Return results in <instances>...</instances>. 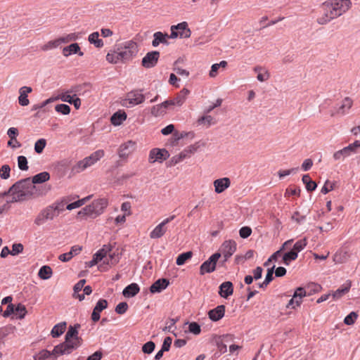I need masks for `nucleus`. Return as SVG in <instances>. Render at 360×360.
Instances as JSON below:
<instances>
[{
	"label": "nucleus",
	"instance_id": "f257e3e1",
	"mask_svg": "<svg viewBox=\"0 0 360 360\" xmlns=\"http://www.w3.org/2000/svg\"><path fill=\"white\" fill-rule=\"evenodd\" d=\"M350 0H328L323 2L319 7L316 22L325 25L333 20L341 16L351 7Z\"/></svg>",
	"mask_w": 360,
	"mask_h": 360
},
{
	"label": "nucleus",
	"instance_id": "f03ea898",
	"mask_svg": "<svg viewBox=\"0 0 360 360\" xmlns=\"http://www.w3.org/2000/svg\"><path fill=\"white\" fill-rule=\"evenodd\" d=\"M6 193L12 195V198H9L11 202L23 201L39 195L37 188L32 184L30 178L16 182Z\"/></svg>",
	"mask_w": 360,
	"mask_h": 360
},
{
	"label": "nucleus",
	"instance_id": "7ed1b4c3",
	"mask_svg": "<svg viewBox=\"0 0 360 360\" xmlns=\"http://www.w3.org/2000/svg\"><path fill=\"white\" fill-rule=\"evenodd\" d=\"M77 326H70L65 335V342L54 347V353L58 354H68L77 349L82 342V338L78 336Z\"/></svg>",
	"mask_w": 360,
	"mask_h": 360
},
{
	"label": "nucleus",
	"instance_id": "20e7f679",
	"mask_svg": "<svg viewBox=\"0 0 360 360\" xmlns=\"http://www.w3.org/2000/svg\"><path fill=\"white\" fill-rule=\"evenodd\" d=\"M108 205L107 198H99L94 200L90 205L84 207L77 212V219H83L86 217L94 219L101 215Z\"/></svg>",
	"mask_w": 360,
	"mask_h": 360
},
{
	"label": "nucleus",
	"instance_id": "39448f33",
	"mask_svg": "<svg viewBox=\"0 0 360 360\" xmlns=\"http://www.w3.org/2000/svg\"><path fill=\"white\" fill-rule=\"evenodd\" d=\"M105 155L103 150H98L89 156L86 157L83 160L77 162L75 165L73 166L72 170L76 173H79L85 170L86 169L91 167L100 159Z\"/></svg>",
	"mask_w": 360,
	"mask_h": 360
},
{
	"label": "nucleus",
	"instance_id": "423d86ee",
	"mask_svg": "<svg viewBox=\"0 0 360 360\" xmlns=\"http://www.w3.org/2000/svg\"><path fill=\"white\" fill-rule=\"evenodd\" d=\"M116 47L121 56L122 62L124 63L131 60L139 51L137 44L132 40L124 41Z\"/></svg>",
	"mask_w": 360,
	"mask_h": 360
},
{
	"label": "nucleus",
	"instance_id": "0eeeda50",
	"mask_svg": "<svg viewBox=\"0 0 360 360\" xmlns=\"http://www.w3.org/2000/svg\"><path fill=\"white\" fill-rule=\"evenodd\" d=\"M145 99L146 96L141 90H135L127 93L124 98L120 99V103L123 107L131 108L143 103Z\"/></svg>",
	"mask_w": 360,
	"mask_h": 360
},
{
	"label": "nucleus",
	"instance_id": "6e6552de",
	"mask_svg": "<svg viewBox=\"0 0 360 360\" xmlns=\"http://www.w3.org/2000/svg\"><path fill=\"white\" fill-rule=\"evenodd\" d=\"M78 38V35L76 33H70L66 35L60 37L54 40H51L48 41L46 44H44L41 46V50L46 51L49 50H51L58 47L62 44H67L70 41H73L77 40Z\"/></svg>",
	"mask_w": 360,
	"mask_h": 360
},
{
	"label": "nucleus",
	"instance_id": "1a4fd4ad",
	"mask_svg": "<svg viewBox=\"0 0 360 360\" xmlns=\"http://www.w3.org/2000/svg\"><path fill=\"white\" fill-rule=\"evenodd\" d=\"M191 32L188 27V23L186 22H182L171 27V38H176L177 37L188 38L191 37Z\"/></svg>",
	"mask_w": 360,
	"mask_h": 360
},
{
	"label": "nucleus",
	"instance_id": "9d476101",
	"mask_svg": "<svg viewBox=\"0 0 360 360\" xmlns=\"http://www.w3.org/2000/svg\"><path fill=\"white\" fill-rule=\"evenodd\" d=\"M221 257L219 252L213 254L210 258L204 262L200 267V274L204 275L205 274L211 273L216 269L217 262Z\"/></svg>",
	"mask_w": 360,
	"mask_h": 360
},
{
	"label": "nucleus",
	"instance_id": "9b49d317",
	"mask_svg": "<svg viewBox=\"0 0 360 360\" xmlns=\"http://www.w3.org/2000/svg\"><path fill=\"white\" fill-rule=\"evenodd\" d=\"M169 155L167 150L153 148L150 151L148 160L150 163L155 162H162L169 158Z\"/></svg>",
	"mask_w": 360,
	"mask_h": 360
},
{
	"label": "nucleus",
	"instance_id": "f8f14e48",
	"mask_svg": "<svg viewBox=\"0 0 360 360\" xmlns=\"http://www.w3.org/2000/svg\"><path fill=\"white\" fill-rule=\"evenodd\" d=\"M236 243L234 240H226L223 243L220 251L221 255L224 257V261H226L236 250Z\"/></svg>",
	"mask_w": 360,
	"mask_h": 360
},
{
	"label": "nucleus",
	"instance_id": "ddd939ff",
	"mask_svg": "<svg viewBox=\"0 0 360 360\" xmlns=\"http://www.w3.org/2000/svg\"><path fill=\"white\" fill-rule=\"evenodd\" d=\"M160 53L157 51L148 52L142 59V65L146 68L154 67L159 59Z\"/></svg>",
	"mask_w": 360,
	"mask_h": 360
},
{
	"label": "nucleus",
	"instance_id": "4468645a",
	"mask_svg": "<svg viewBox=\"0 0 360 360\" xmlns=\"http://www.w3.org/2000/svg\"><path fill=\"white\" fill-rule=\"evenodd\" d=\"M136 148V143L132 141H128L122 143L118 150V155L121 158H127L133 153Z\"/></svg>",
	"mask_w": 360,
	"mask_h": 360
},
{
	"label": "nucleus",
	"instance_id": "2eb2a0df",
	"mask_svg": "<svg viewBox=\"0 0 360 360\" xmlns=\"http://www.w3.org/2000/svg\"><path fill=\"white\" fill-rule=\"evenodd\" d=\"M108 307V302L104 299H100L94 308L91 314V319L94 322H97L100 319V313Z\"/></svg>",
	"mask_w": 360,
	"mask_h": 360
},
{
	"label": "nucleus",
	"instance_id": "dca6fc26",
	"mask_svg": "<svg viewBox=\"0 0 360 360\" xmlns=\"http://www.w3.org/2000/svg\"><path fill=\"white\" fill-rule=\"evenodd\" d=\"M213 185L214 191L217 193H221L231 186V180L228 177L217 179L214 181Z\"/></svg>",
	"mask_w": 360,
	"mask_h": 360
},
{
	"label": "nucleus",
	"instance_id": "f3484780",
	"mask_svg": "<svg viewBox=\"0 0 360 360\" xmlns=\"http://www.w3.org/2000/svg\"><path fill=\"white\" fill-rule=\"evenodd\" d=\"M54 349L52 352L47 349H42L34 355V360H57V357L60 354H55Z\"/></svg>",
	"mask_w": 360,
	"mask_h": 360
},
{
	"label": "nucleus",
	"instance_id": "a211bd4d",
	"mask_svg": "<svg viewBox=\"0 0 360 360\" xmlns=\"http://www.w3.org/2000/svg\"><path fill=\"white\" fill-rule=\"evenodd\" d=\"M32 91V89L30 86H24L19 89L20 96L18 97V103L22 106H27L30 103V101L27 98L28 94Z\"/></svg>",
	"mask_w": 360,
	"mask_h": 360
},
{
	"label": "nucleus",
	"instance_id": "6ab92c4d",
	"mask_svg": "<svg viewBox=\"0 0 360 360\" xmlns=\"http://www.w3.org/2000/svg\"><path fill=\"white\" fill-rule=\"evenodd\" d=\"M225 314V306L219 305L208 312L209 318L213 321H217L222 319Z\"/></svg>",
	"mask_w": 360,
	"mask_h": 360
},
{
	"label": "nucleus",
	"instance_id": "aec40b11",
	"mask_svg": "<svg viewBox=\"0 0 360 360\" xmlns=\"http://www.w3.org/2000/svg\"><path fill=\"white\" fill-rule=\"evenodd\" d=\"M167 231V225L161 221L158 224L150 233V238L152 239H158L162 237Z\"/></svg>",
	"mask_w": 360,
	"mask_h": 360
},
{
	"label": "nucleus",
	"instance_id": "412c9836",
	"mask_svg": "<svg viewBox=\"0 0 360 360\" xmlns=\"http://www.w3.org/2000/svg\"><path fill=\"white\" fill-rule=\"evenodd\" d=\"M233 292V286L231 282L226 281L222 283L219 286V295L224 297L227 298Z\"/></svg>",
	"mask_w": 360,
	"mask_h": 360
},
{
	"label": "nucleus",
	"instance_id": "4be33fe9",
	"mask_svg": "<svg viewBox=\"0 0 360 360\" xmlns=\"http://www.w3.org/2000/svg\"><path fill=\"white\" fill-rule=\"evenodd\" d=\"M62 52L65 57H68L73 53H78V55L80 56L84 55V53L80 51L79 44L77 43H73L68 46L64 47Z\"/></svg>",
	"mask_w": 360,
	"mask_h": 360
},
{
	"label": "nucleus",
	"instance_id": "5701e85b",
	"mask_svg": "<svg viewBox=\"0 0 360 360\" xmlns=\"http://www.w3.org/2000/svg\"><path fill=\"white\" fill-rule=\"evenodd\" d=\"M168 285L169 281L167 279H158L150 286V290L152 293L160 292L165 289Z\"/></svg>",
	"mask_w": 360,
	"mask_h": 360
},
{
	"label": "nucleus",
	"instance_id": "b1692460",
	"mask_svg": "<svg viewBox=\"0 0 360 360\" xmlns=\"http://www.w3.org/2000/svg\"><path fill=\"white\" fill-rule=\"evenodd\" d=\"M253 70L257 74V79L259 82H265L270 77V73L265 68L257 65L254 68Z\"/></svg>",
	"mask_w": 360,
	"mask_h": 360
},
{
	"label": "nucleus",
	"instance_id": "393cba45",
	"mask_svg": "<svg viewBox=\"0 0 360 360\" xmlns=\"http://www.w3.org/2000/svg\"><path fill=\"white\" fill-rule=\"evenodd\" d=\"M352 104H353V101L350 98H349V97L345 98L342 101L341 105L337 109L336 112L340 115L346 114L349 111V110L352 108Z\"/></svg>",
	"mask_w": 360,
	"mask_h": 360
},
{
	"label": "nucleus",
	"instance_id": "a878e982",
	"mask_svg": "<svg viewBox=\"0 0 360 360\" xmlns=\"http://www.w3.org/2000/svg\"><path fill=\"white\" fill-rule=\"evenodd\" d=\"M153 37L152 45L154 47L158 46L160 44H167V39L171 38L167 34H163L161 32L154 33Z\"/></svg>",
	"mask_w": 360,
	"mask_h": 360
},
{
	"label": "nucleus",
	"instance_id": "bb28decb",
	"mask_svg": "<svg viewBox=\"0 0 360 360\" xmlns=\"http://www.w3.org/2000/svg\"><path fill=\"white\" fill-rule=\"evenodd\" d=\"M127 119V114L123 110H118L110 118L111 123L115 126L120 125Z\"/></svg>",
	"mask_w": 360,
	"mask_h": 360
},
{
	"label": "nucleus",
	"instance_id": "cd10ccee",
	"mask_svg": "<svg viewBox=\"0 0 360 360\" xmlns=\"http://www.w3.org/2000/svg\"><path fill=\"white\" fill-rule=\"evenodd\" d=\"M190 91L187 89L184 88L176 96L172 101L175 105L181 106L185 102Z\"/></svg>",
	"mask_w": 360,
	"mask_h": 360
},
{
	"label": "nucleus",
	"instance_id": "c85d7f7f",
	"mask_svg": "<svg viewBox=\"0 0 360 360\" xmlns=\"http://www.w3.org/2000/svg\"><path fill=\"white\" fill-rule=\"evenodd\" d=\"M139 286L136 283H131L127 286L122 293L124 297H131L135 296L139 292Z\"/></svg>",
	"mask_w": 360,
	"mask_h": 360
},
{
	"label": "nucleus",
	"instance_id": "c756f323",
	"mask_svg": "<svg viewBox=\"0 0 360 360\" xmlns=\"http://www.w3.org/2000/svg\"><path fill=\"white\" fill-rule=\"evenodd\" d=\"M106 60L112 64H117L119 62H122L121 56L117 48L114 51H110L107 53Z\"/></svg>",
	"mask_w": 360,
	"mask_h": 360
},
{
	"label": "nucleus",
	"instance_id": "7c9ffc66",
	"mask_svg": "<svg viewBox=\"0 0 360 360\" xmlns=\"http://www.w3.org/2000/svg\"><path fill=\"white\" fill-rule=\"evenodd\" d=\"M85 283H86V280L82 279V280H80L78 283H77L74 286L73 297L75 298L79 299L80 301H82L84 298V294H80V292L84 288Z\"/></svg>",
	"mask_w": 360,
	"mask_h": 360
},
{
	"label": "nucleus",
	"instance_id": "2f4dec72",
	"mask_svg": "<svg viewBox=\"0 0 360 360\" xmlns=\"http://www.w3.org/2000/svg\"><path fill=\"white\" fill-rule=\"evenodd\" d=\"M67 324L65 322L59 323L53 326L51 331V335L53 338H58L60 336L65 330Z\"/></svg>",
	"mask_w": 360,
	"mask_h": 360
},
{
	"label": "nucleus",
	"instance_id": "473e14b6",
	"mask_svg": "<svg viewBox=\"0 0 360 360\" xmlns=\"http://www.w3.org/2000/svg\"><path fill=\"white\" fill-rule=\"evenodd\" d=\"M351 288L350 283H347L340 286L333 293V297L335 300L340 299L344 295L347 294Z\"/></svg>",
	"mask_w": 360,
	"mask_h": 360
},
{
	"label": "nucleus",
	"instance_id": "72a5a7b5",
	"mask_svg": "<svg viewBox=\"0 0 360 360\" xmlns=\"http://www.w3.org/2000/svg\"><path fill=\"white\" fill-rule=\"evenodd\" d=\"M88 41L96 48H102L104 46L103 40L99 39V33L98 32L90 34L88 37Z\"/></svg>",
	"mask_w": 360,
	"mask_h": 360
},
{
	"label": "nucleus",
	"instance_id": "f704fd0d",
	"mask_svg": "<svg viewBox=\"0 0 360 360\" xmlns=\"http://www.w3.org/2000/svg\"><path fill=\"white\" fill-rule=\"evenodd\" d=\"M50 179V174L47 172H43L39 174H37L34 175L32 177V179L31 180V182H32V184L34 185L35 184H42L47 181H49Z\"/></svg>",
	"mask_w": 360,
	"mask_h": 360
},
{
	"label": "nucleus",
	"instance_id": "c9c22d12",
	"mask_svg": "<svg viewBox=\"0 0 360 360\" xmlns=\"http://www.w3.org/2000/svg\"><path fill=\"white\" fill-rule=\"evenodd\" d=\"M111 250L112 249L110 245H105L101 250L94 254V257L96 258V259L100 262L104 258L106 259L108 254L111 252Z\"/></svg>",
	"mask_w": 360,
	"mask_h": 360
},
{
	"label": "nucleus",
	"instance_id": "e433bc0d",
	"mask_svg": "<svg viewBox=\"0 0 360 360\" xmlns=\"http://www.w3.org/2000/svg\"><path fill=\"white\" fill-rule=\"evenodd\" d=\"M11 201L7 197V193H4L0 194V215L5 211H7L10 208Z\"/></svg>",
	"mask_w": 360,
	"mask_h": 360
},
{
	"label": "nucleus",
	"instance_id": "4c0bfd02",
	"mask_svg": "<svg viewBox=\"0 0 360 360\" xmlns=\"http://www.w3.org/2000/svg\"><path fill=\"white\" fill-rule=\"evenodd\" d=\"M53 271L49 266H43L40 268L38 272V276L41 279L46 280L51 277Z\"/></svg>",
	"mask_w": 360,
	"mask_h": 360
},
{
	"label": "nucleus",
	"instance_id": "58836bf2",
	"mask_svg": "<svg viewBox=\"0 0 360 360\" xmlns=\"http://www.w3.org/2000/svg\"><path fill=\"white\" fill-rule=\"evenodd\" d=\"M92 195H88L82 199L78 200L74 202L70 203L67 205L66 209L68 210H72L78 207H82L86 202H87L91 198Z\"/></svg>",
	"mask_w": 360,
	"mask_h": 360
},
{
	"label": "nucleus",
	"instance_id": "ea45409f",
	"mask_svg": "<svg viewBox=\"0 0 360 360\" xmlns=\"http://www.w3.org/2000/svg\"><path fill=\"white\" fill-rule=\"evenodd\" d=\"M227 66V62L226 60H221L219 63H214L212 65L209 75L210 77H215L220 68H225Z\"/></svg>",
	"mask_w": 360,
	"mask_h": 360
},
{
	"label": "nucleus",
	"instance_id": "a19ab883",
	"mask_svg": "<svg viewBox=\"0 0 360 360\" xmlns=\"http://www.w3.org/2000/svg\"><path fill=\"white\" fill-rule=\"evenodd\" d=\"M349 149L350 148L347 146L340 150L336 151L333 154V156L334 160H343L346 157L349 156L352 154Z\"/></svg>",
	"mask_w": 360,
	"mask_h": 360
},
{
	"label": "nucleus",
	"instance_id": "79ce46f5",
	"mask_svg": "<svg viewBox=\"0 0 360 360\" xmlns=\"http://www.w3.org/2000/svg\"><path fill=\"white\" fill-rule=\"evenodd\" d=\"M67 203V199L63 198V200L60 201H56L51 205V206H53V209L54 210V212H56V215L58 216L60 212L64 211L65 210V205Z\"/></svg>",
	"mask_w": 360,
	"mask_h": 360
},
{
	"label": "nucleus",
	"instance_id": "37998d69",
	"mask_svg": "<svg viewBox=\"0 0 360 360\" xmlns=\"http://www.w3.org/2000/svg\"><path fill=\"white\" fill-rule=\"evenodd\" d=\"M302 181L306 186L308 191H313L316 188V184L313 181L309 174H304L302 176Z\"/></svg>",
	"mask_w": 360,
	"mask_h": 360
},
{
	"label": "nucleus",
	"instance_id": "c03bdc74",
	"mask_svg": "<svg viewBox=\"0 0 360 360\" xmlns=\"http://www.w3.org/2000/svg\"><path fill=\"white\" fill-rule=\"evenodd\" d=\"M297 256L298 255L295 252V251H292L291 250L290 252L283 255V262L285 265H289L292 261H294L297 258Z\"/></svg>",
	"mask_w": 360,
	"mask_h": 360
},
{
	"label": "nucleus",
	"instance_id": "a18cd8bd",
	"mask_svg": "<svg viewBox=\"0 0 360 360\" xmlns=\"http://www.w3.org/2000/svg\"><path fill=\"white\" fill-rule=\"evenodd\" d=\"M192 255V252L190 251L180 254L176 258V264L179 266L184 264L187 260L191 258Z\"/></svg>",
	"mask_w": 360,
	"mask_h": 360
},
{
	"label": "nucleus",
	"instance_id": "49530a36",
	"mask_svg": "<svg viewBox=\"0 0 360 360\" xmlns=\"http://www.w3.org/2000/svg\"><path fill=\"white\" fill-rule=\"evenodd\" d=\"M167 110L162 104L156 105L152 107L150 112L155 117L164 115Z\"/></svg>",
	"mask_w": 360,
	"mask_h": 360
},
{
	"label": "nucleus",
	"instance_id": "de8ad7c7",
	"mask_svg": "<svg viewBox=\"0 0 360 360\" xmlns=\"http://www.w3.org/2000/svg\"><path fill=\"white\" fill-rule=\"evenodd\" d=\"M198 122L199 124H206L207 127H210L212 124H216V120L211 115H204V116L200 117L198 120Z\"/></svg>",
	"mask_w": 360,
	"mask_h": 360
},
{
	"label": "nucleus",
	"instance_id": "09e8293b",
	"mask_svg": "<svg viewBox=\"0 0 360 360\" xmlns=\"http://www.w3.org/2000/svg\"><path fill=\"white\" fill-rule=\"evenodd\" d=\"M110 252L108 254V257H106L105 260L104 261L105 264H110V265H115L119 262V256L118 254H116L115 252L110 253Z\"/></svg>",
	"mask_w": 360,
	"mask_h": 360
},
{
	"label": "nucleus",
	"instance_id": "8fccbe9b",
	"mask_svg": "<svg viewBox=\"0 0 360 360\" xmlns=\"http://www.w3.org/2000/svg\"><path fill=\"white\" fill-rule=\"evenodd\" d=\"M45 214V217L48 220H53L56 217H57L54 210L53 209V206L49 205L41 210Z\"/></svg>",
	"mask_w": 360,
	"mask_h": 360
},
{
	"label": "nucleus",
	"instance_id": "3c124183",
	"mask_svg": "<svg viewBox=\"0 0 360 360\" xmlns=\"http://www.w3.org/2000/svg\"><path fill=\"white\" fill-rule=\"evenodd\" d=\"M46 145V141L44 139H40L34 143V150L37 153L40 154L43 152Z\"/></svg>",
	"mask_w": 360,
	"mask_h": 360
},
{
	"label": "nucleus",
	"instance_id": "603ef678",
	"mask_svg": "<svg viewBox=\"0 0 360 360\" xmlns=\"http://www.w3.org/2000/svg\"><path fill=\"white\" fill-rule=\"evenodd\" d=\"M307 245V241L306 238L297 240L292 248V251H295L297 254H298L299 252L302 251Z\"/></svg>",
	"mask_w": 360,
	"mask_h": 360
},
{
	"label": "nucleus",
	"instance_id": "864d4df0",
	"mask_svg": "<svg viewBox=\"0 0 360 360\" xmlns=\"http://www.w3.org/2000/svg\"><path fill=\"white\" fill-rule=\"evenodd\" d=\"M14 314L18 315L19 319H23L27 314L25 306L22 304H18L16 307H15Z\"/></svg>",
	"mask_w": 360,
	"mask_h": 360
},
{
	"label": "nucleus",
	"instance_id": "5fc2aeb1",
	"mask_svg": "<svg viewBox=\"0 0 360 360\" xmlns=\"http://www.w3.org/2000/svg\"><path fill=\"white\" fill-rule=\"evenodd\" d=\"M18 166L20 170L27 171L28 169L27 160L25 156L20 155L18 157Z\"/></svg>",
	"mask_w": 360,
	"mask_h": 360
},
{
	"label": "nucleus",
	"instance_id": "6e6d98bb",
	"mask_svg": "<svg viewBox=\"0 0 360 360\" xmlns=\"http://www.w3.org/2000/svg\"><path fill=\"white\" fill-rule=\"evenodd\" d=\"M48 221L47 218L45 217L44 213L42 210L40 211V212L37 215L35 219H34V224L37 226H41L44 224Z\"/></svg>",
	"mask_w": 360,
	"mask_h": 360
},
{
	"label": "nucleus",
	"instance_id": "4d7b16f0",
	"mask_svg": "<svg viewBox=\"0 0 360 360\" xmlns=\"http://www.w3.org/2000/svg\"><path fill=\"white\" fill-rule=\"evenodd\" d=\"M357 317H358V314L354 311H352L345 318L344 323L346 325H349V326L352 325L354 323Z\"/></svg>",
	"mask_w": 360,
	"mask_h": 360
},
{
	"label": "nucleus",
	"instance_id": "13d9d810",
	"mask_svg": "<svg viewBox=\"0 0 360 360\" xmlns=\"http://www.w3.org/2000/svg\"><path fill=\"white\" fill-rule=\"evenodd\" d=\"M55 110L63 115H68L70 112V108L66 104H58L56 105Z\"/></svg>",
	"mask_w": 360,
	"mask_h": 360
},
{
	"label": "nucleus",
	"instance_id": "bf43d9fd",
	"mask_svg": "<svg viewBox=\"0 0 360 360\" xmlns=\"http://www.w3.org/2000/svg\"><path fill=\"white\" fill-rule=\"evenodd\" d=\"M155 347V343L152 341H149L143 345L142 351L143 353L149 354L154 351Z\"/></svg>",
	"mask_w": 360,
	"mask_h": 360
},
{
	"label": "nucleus",
	"instance_id": "052dcab7",
	"mask_svg": "<svg viewBox=\"0 0 360 360\" xmlns=\"http://www.w3.org/2000/svg\"><path fill=\"white\" fill-rule=\"evenodd\" d=\"M302 302V300L301 298H298V297H295V295L293 294L292 298L290 300L287 307H291L292 309H295L297 307H299L301 303Z\"/></svg>",
	"mask_w": 360,
	"mask_h": 360
},
{
	"label": "nucleus",
	"instance_id": "680f3d73",
	"mask_svg": "<svg viewBox=\"0 0 360 360\" xmlns=\"http://www.w3.org/2000/svg\"><path fill=\"white\" fill-rule=\"evenodd\" d=\"M188 158H189L188 157V154L187 153L186 151H185L184 150L179 155H175L174 157H173L172 161L174 162V165H176V164L183 161L184 159Z\"/></svg>",
	"mask_w": 360,
	"mask_h": 360
},
{
	"label": "nucleus",
	"instance_id": "e2e57ef3",
	"mask_svg": "<svg viewBox=\"0 0 360 360\" xmlns=\"http://www.w3.org/2000/svg\"><path fill=\"white\" fill-rule=\"evenodd\" d=\"M274 267H275V266H274L272 268L268 269L265 280L264 281L263 283H262V285L268 286V285L270 283V282L273 280V278H274L273 274H274Z\"/></svg>",
	"mask_w": 360,
	"mask_h": 360
},
{
	"label": "nucleus",
	"instance_id": "0e129e2a",
	"mask_svg": "<svg viewBox=\"0 0 360 360\" xmlns=\"http://www.w3.org/2000/svg\"><path fill=\"white\" fill-rule=\"evenodd\" d=\"M0 176L4 179H7L10 177L11 168L8 165H3L1 168Z\"/></svg>",
	"mask_w": 360,
	"mask_h": 360
},
{
	"label": "nucleus",
	"instance_id": "69168bd1",
	"mask_svg": "<svg viewBox=\"0 0 360 360\" xmlns=\"http://www.w3.org/2000/svg\"><path fill=\"white\" fill-rule=\"evenodd\" d=\"M188 330L194 335H199L201 332L200 325L196 322H192L189 324Z\"/></svg>",
	"mask_w": 360,
	"mask_h": 360
},
{
	"label": "nucleus",
	"instance_id": "338daca9",
	"mask_svg": "<svg viewBox=\"0 0 360 360\" xmlns=\"http://www.w3.org/2000/svg\"><path fill=\"white\" fill-rule=\"evenodd\" d=\"M72 93V91H65L64 93H62L60 95V98L64 101V102H67V103H72V100L74 99V97L76 96V95H74L73 96H72L70 95V94Z\"/></svg>",
	"mask_w": 360,
	"mask_h": 360
},
{
	"label": "nucleus",
	"instance_id": "774afa93",
	"mask_svg": "<svg viewBox=\"0 0 360 360\" xmlns=\"http://www.w3.org/2000/svg\"><path fill=\"white\" fill-rule=\"evenodd\" d=\"M24 249L23 245L21 243H14L12 245L11 255H17L21 252H22Z\"/></svg>",
	"mask_w": 360,
	"mask_h": 360
}]
</instances>
